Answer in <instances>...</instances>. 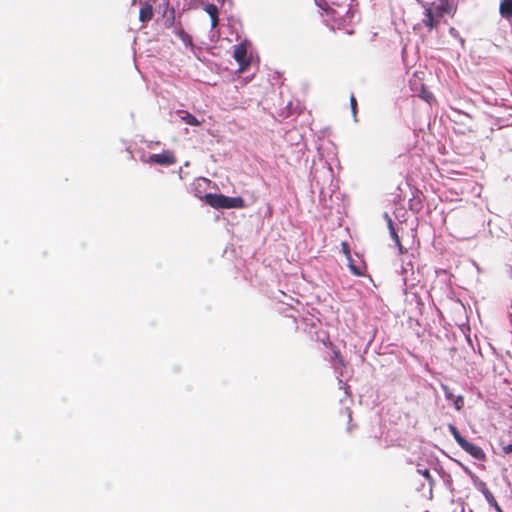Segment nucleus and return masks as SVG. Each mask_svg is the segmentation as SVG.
<instances>
[{
	"instance_id": "nucleus-2",
	"label": "nucleus",
	"mask_w": 512,
	"mask_h": 512,
	"mask_svg": "<svg viewBox=\"0 0 512 512\" xmlns=\"http://www.w3.org/2000/svg\"><path fill=\"white\" fill-rule=\"evenodd\" d=\"M205 202L216 209L243 208L244 200L241 197H228L222 194L208 193L204 196Z\"/></svg>"
},
{
	"instance_id": "nucleus-15",
	"label": "nucleus",
	"mask_w": 512,
	"mask_h": 512,
	"mask_svg": "<svg viewBox=\"0 0 512 512\" xmlns=\"http://www.w3.org/2000/svg\"><path fill=\"white\" fill-rule=\"evenodd\" d=\"M175 26H178V25L175 24L174 9L172 8L171 9V17L167 18V20H166V27L174 29Z\"/></svg>"
},
{
	"instance_id": "nucleus-21",
	"label": "nucleus",
	"mask_w": 512,
	"mask_h": 512,
	"mask_svg": "<svg viewBox=\"0 0 512 512\" xmlns=\"http://www.w3.org/2000/svg\"><path fill=\"white\" fill-rule=\"evenodd\" d=\"M503 451H504V453H505V454H510V453H512V443H511V444H509V445H507V446H504V447H503Z\"/></svg>"
},
{
	"instance_id": "nucleus-6",
	"label": "nucleus",
	"mask_w": 512,
	"mask_h": 512,
	"mask_svg": "<svg viewBox=\"0 0 512 512\" xmlns=\"http://www.w3.org/2000/svg\"><path fill=\"white\" fill-rule=\"evenodd\" d=\"M441 388L444 392V395L446 397L447 400L453 402V405L455 407L456 410H461L463 405H464V398L463 396L461 395H458V396H455L451 389L445 385V384H441Z\"/></svg>"
},
{
	"instance_id": "nucleus-22",
	"label": "nucleus",
	"mask_w": 512,
	"mask_h": 512,
	"mask_svg": "<svg viewBox=\"0 0 512 512\" xmlns=\"http://www.w3.org/2000/svg\"><path fill=\"white\" fill-rule=\"evenodd\" d=\"M494 507H495V509L497 510V512H503V511L501 510L500 506L497 504V502H496V501H494Z\"/></svg>"
},
{
	"instance_id": "nucleus-14",
	"label": "nucleus",
	"mask_w": 512,
	"mask_h": 512,
	"mask_svg": "<svg viewBox=\"0 0 512 512\" xmlns=\"http://www.w3.org/2000/svg\"><path fill=\"white\" fill-rule=\"evenodd\" d=\"M204 10L209 14L210 17L218 15V9L214 4H208Z\"/></svg>"
},
{
	"instance_id": "nucleus-13",
	"label": "nucleus",
	"mask_w": 512,
	"mask_h": 512,
	"mask_svg": "<svg viewBox=\"0 0 512 512\" xmlns=\"http://www.w3.org/2000/svg\"><path fill=\"white\" fill-rule=\"evenodd\" d=\"M348 261H349V268H350L351 272L357 276L362 275V266L356 265L351 258Z\"/></svg>"
},
{
	"instance_id": "nucleus-11",
	"label": "nucleus",
	"mask_w": 512,
	"mask_h": 512,
	"mask_svg": "<svg viewBox=\"0 0 512 512\" xmlns=\"http://www.w3.org/2000/svg\"><path fill=\"white\" fill-rule=\"evenodd\" d=\"M210 184V181L206 178H198L193 183L195 190L197 191L196 195L199 198H202V196L198 193L201 192V189H205Z\"/></svg>"
},
{
	"instance_id": "nucleus-19",
	"label": "nucleus",
	"mask_w": 512,
	"mask_h": 512,
	"mask_svg": "<svg viewBox=\"0 0 512 512\" xmlns=\"http://www.w3.org/2000/svg\"><path fill=\"white\" fill-rule=\"evenodd\" d=\"M484 494H485V497H486V499L488 500V502L494 506V501H496V500H495V498L493 497V495H492L488 490H487V491H485V493H484Z\"/></svg>"
},
{
	"instance_id": "nucleus-9",
	"label": "nucleus",
	"mask_w": 512,
	"mask_h": 512,
	"mask_svg": "<svg viewBox=\"0 0 512 512\" xmlns=\"http://www.w3.org/2000/svg\"><path fill=\"white\" fill-rule=\"evenodd\" d=\"M153 17V8L151 5H144L139 12V19L141 22L146 23Z\"/></svg>"
},
{
	"instance_id": "nucleus-4",
	"label": "nucleus",
	"mask_w": 512,
	"mask_h": 512,
	"mask_svg": "<svg viewBox=\"0 0 512 512\" xmlns=\"http://www.w3.org/2000/svg\"><path fill=\"white\" fill-rule=\"evenodd\" d=\"M234 58L239 64V71H245L250 64V60L247 56V48L244 43L235 46Z\"/></svg>"
},
{
	"instance_id": "nucleus-1",
	"label": "nucleus",
	"mask_w": 512,
	"mask_h": 512,
	"mask_svg": "<svg viewBox=\"0 0 512 512\" xmlns=\"http://www.w3.org/2000/svg\"><path fill=\"white\" fill-rule=\"evenodd\" d=\"M423 8L422 23L429 31L437 29L441 19L445 15H453L454 10L449 0H435L433 2H425L416 0Z\"/></svg>"
},
{
	"instance_id": "nucleus-16",
	"label": "nucleus",
	"mask_w": 512,
	"mask_h": 512,
	"mask_svg": "<svg viewBox=\"0 0 512 512\" xmlns=\"http://www.w3.org/2000/svg\"><path fill=\"white\" fill-rule=\"evenodd\" d=\"M350 105H351L353 117H354V119H356V106H357V102H356V99H355V97L353 95L350 97Z\"/></svg>"
},
{
	"instance_id": "nucleus-7",
	"label": "nucleus",
	"mask_w": 512,
	"mask_h": 512,
	"mask_svg": "<svg viewBox=\"0 0 512 512\" xmlns=\"http://www.w3.org/2000/svg\"><path fill=\"white\" fill-rule=\"evenodd\" d=\"M499 12L502 17L508 19L512 23V0H502Z\"/></svg>"
},
{
	"instance_id": "nucleus-17",
	"label": "nucleus",
	"mask_w": 512,
	"mask_h": 512,
	"mask_svg": "<svg viewBox=\"0 0 512 512\" xmlns=\"http://www.w3.org/2000/svg\"><path fill=\"white\" fill-rule=\"evenodd\" d=\"M342 250H343L344 254L346 255L347 259L350 260L351 255H350V251H349V246L346 242L342 243Z\"/></svg>"
},
{
	"instance_id": "nucleus-18",
	"label": "nucleus",
	"mask_w": 512,
	"mask_h": 512,
	"mask_svg": "<svg viewBox=\"0 0 512 512\" xmlns=\"http://www.w3.org/2000/svg\"><path fill=\"white\" fill-rule=\"evenodd\" d=\"M419 474H421L422 476H424L426 479H431V475H430V472L428 469H418L417 470Z\"/></svg>"
},
{
	"instance_id": "nucleus-10",
	"label": "nucleus",
	"mask_w": 512,
	"mask_h": 512,
	"mask_svg": "<svg viewBox=\"0 0 512 512\" xmlns=\"http://www.w3.org/2000/svg\"><path fill=\"white\" fill-rule=\"evenodd\" d=\"M180 118L186 124L191 126H199L201 124V122L195 116L185 111L180 112Z\"/></svg>"
},
{
	"instance_id": "nucleus-5",
	"label": "nucleus",
	"mask_w": 512,
	"mask_h": 512,
	"mask_svg": "<svg viewBox=\"0 0 512 512\" xmlns=\"http://www.w3.org/2000/svg\"><path fill=\"white\" fill-rule=\"evenodd\" d=\"M149 161L152 163L159 164V165L169 166V165H173L176 162V159L172 152L163 151L162 153H159V154H152L149 157Z\"/></svg>"
},
{
	"instance_id": "nucleus-20",
	"label": "nucleus",
	"mask_w": 512,
	"mask_h": 512,
	"mask_svg": "<svg viewBox=\"0 0 512 512\" xmlns=\"http://www.w3.org/2000/svg\"><path fill=\"white\" fill-rule=\"evenodd\" d=\"M211 18V26L212 28H215L218 24V15L212 16Z\"/></svg>"
},
{
	"instance_id": "nucleus-8",
	"label": "nucleus",
	"mask_w": 512,
	"mask_h": 512,
	"mask_svg": "<svg viewBox=\"0 0 512 512\" xmlns=\"http://www.w3.org/2000/svg\"><path fill=\"white\" fill-rule=\"evenodd\" d=\"M173 33L178 36L181 41L184 43L187 47H192V39L189 34H187L181 26H175Z\"/></svg>"
},
{
	"instance_id": "nucleus-3",
	"label": "nucleus",
	"mask_w": 512,
	"mask_h": 512,
	"mask_svg": "<svg viewBox=\"0 0 512 512\" xmlns=\"http://www.w3.org/2000/svg\"><path fill=\"white\" fill-rule=\"evenodd\" d=\"M448 429L450 433L452 434L453 438L457 442V444L469 455H471L473 458L477 460H485L486 455L483 451V449L477 445H474L470 442H468L458 431V429L453 425L449 424Z\"/></svg>"
},
{
	"instance_id": "nucleus-12",
	"label": "nucleus",
	"mask_w": 512,
	"mask_h": 512,
	"mask_svg": "<svg viewBox=\"0 0 512 512\" xmlns=\"http://www.w3.org/2000/svg\"><path fill=\"white\" fill-rule=\"evenodd\" d=\"M386 217L388 218V227H389V231H390V235L392 237V239L395 241L396 245L399 247V250L400 252L402 253V245L400 243V239L395 231V228L393 226V222L392 220L388 217V215H386Z\"/></svg>"
}]
</instances>
